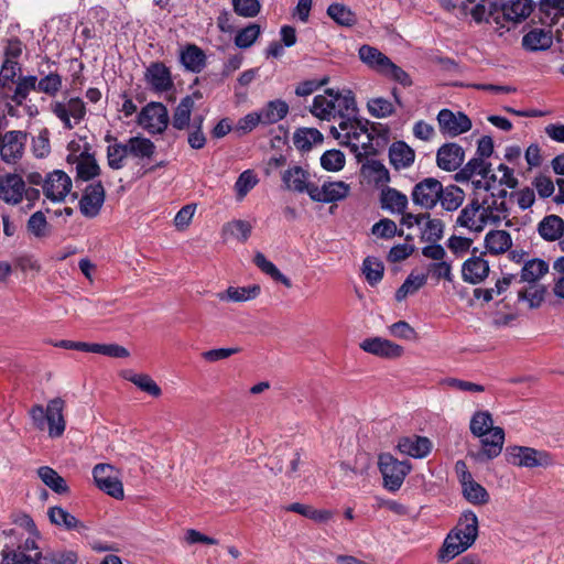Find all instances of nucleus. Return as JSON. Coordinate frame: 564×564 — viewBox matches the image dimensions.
I'll use <instances>...</instances> for the list:
<instances>
[{
  "instance_id": "obj_53",
  "label": "nucleus",
  "mask_w": 564,
  "mask_h": 564,
  "mask_svg": "<svg viewBox=\"0 0 564 564\" xmlns=\"http://www.w3.org/2000/svg\"><path fill=\"white\" fill-rule=\"evenodd\" d=\"M383 263L373 257H367L362 263V272L369 284L375 285L381 281L383 276Z\"/></svg>"
},
{
  "instance_id": "obj_11",
  "label": "nucleus",
  "mask_w": 564,
  "mask_h": 564,
  "mask_svg": "<svg viewBox=\"0 0 564 564\" xmlns=\"http://www.w3.org/2000/svg\"><path fill=\"white\" fill-rule=\"evenodd\" d=\"M442 194V183L433 177H427L415 184L411 197L415 205L432 209L436 206Z\"/></svg>"
},
{
  "instance_id": "obj_25",
  "label": "nucleus",
  "mask_w": 564,
  "mask_h": 564,
  "mask_svg": "<svg viewBox=\"0 0 564 564\" xmlns=\"http://www.w3.org/2000/svg\"><path fill=\"white\" fill-rule=\"evenodd\" d=\"M360 61L369 68L382 75L392 62L387 55L377 47L370 45H361L358 50Z\"/></svg>"
},
{
  "instance_id": "obj_24",
  "label": "nucleus",
  "mask_w": 564,
  "mask_h": 564,
  "mask_svg": "<svg viewBox=\"0 0 564 564\" xmlns=\"http://www.w3.org/2000/svg\"><path fill=\"white\" fill-rule=\"evenodd\" d=\"M145 79L151 88L158 93L167 91L173 86L171 73L162 63H152L147 68Z\"/></svg>"
},
{
  "instance_id": "obj_26",
  "label": "nucleus",
  "mask_w": 564,
  "mask_h": 564,
  "mask_svg": "<svg viewBox=\"0 0 564 564\" xmlns=\"http://www.w3.org/2000/svg\"><path fill=\"white\" fill-rule=\"evenodd\" d=\"M534 8L532 0H509L501 6L505 20L521 23L530 17Z\"/></svg>"
},
{
  "instance_id": "obj_7",
  "label": "nucleus",
  "mask_w": 564,
  "mask_h": 564,
  "mask_svg": "<svg viewBox=\"0 0 564 564\" xmlns=\"http://www.w3.org/2000/svg\"><path fill=\"white\" fill-rule=\"evenodd\" d=\"M508 462L514 466L534 468L551 465L549 453L532 447L513 446L507 449Z\"/></svg>"
},
{
  "instance_id": "obj_1",
  "label": "nucleus",
  "mask_w": 564,
  "mask_h": 564,
  "mask_svg": "<svg viewBox=\"0 0 564 564\" xmlns=\"http://www.w3.org/2000/svg\"><path fill=\"white\" fill-rule=\"evenodd\" d=\"M310 111L321 120H338L340 122L357 116L358 108L351 90L327 88L323 94L314 97Z\"/></svg>"
},
{
  "instance_id": "obj_44",
  "label": "nucleus",
  "mask_w": 564,
  "mask_h": 564,
  "mask_svg": "<svg viewBox=\"0 0 564 564\" xmlns=\"http://www.w3.org/2000/svg\"><path fill=\"white\" fill-rule=\"evenodd\" d=\"M364 175L376 185H384L390 182L388 169L378 160H368L362 165Z\"/></svg>"
},
{
  "instance_id": "obj_49",
  "label": "nucleus",
  "mask_w": 564,
  "mask_h": 564,
  "mask_svg": "<svg viewBox=\"0 0 564 564\" xmlns=\"http://www.w3.org/2000/svg\"><path fill=\"white\" fill-rule=\"evenodd\" d=\"M36 83H37L36 76L30 75V76L20 77L17 82L14 93L11 96V100L15 105L21 106L28 98L29 94L32 90L37 89Z\"/></svg>"
},
{
  "instance_id": "obj_21",
  "label": "nucleus",
  "mask_w": 564,
  "mask_h": 564,
  "mask_svg": "<svg viewBox=\"0 0 564 564\" xmlns=\"http://www.w3.org/2000/svg\"><path fill=\"white\" fill-rule=\"evenodd\" d=\"M310 177V173L301 166H292L283 172L282 182L288 191L307 193L310 195L311 188L316 186L314 183H311Z\"/></svg>"
},
{
  "instance_id": "obj_51",
  "label": "nucleus",
  "mask_w": 564,
  "mask_h": 564,
  "mask_svg": "<svg viewBox=\"0 0 564 564\" xmlns=\"http://www.w3.org/2000/svg\"><path fill=\"white\" fill-rule=\"evenodd\" d=\"M463 495L473 505H485L489 501L487 490L475 480H468V484H464Z\"/></svg>"
},
{
  "instance_id": "obj_41",
  "label": "nucleus",
  "mask_w": 564,
  "mask_h": 564,
  "mask_svg": "<svg viewBox=\"0 0 564 564\" xmlns=\"http://www.w3.org/2000/svg\"><path fill=\"white\" fill-rule=\"evenodd\" d=\"M194 106L195 101L192 96H185L181 99L172 117L173 128L177 130H184L188 128Z\"/></svg>"
},
{
  "instance_id": "obj_9",
  "label": "nucleus",
  "mask_w": 564,
  "mask_h": 564,
  "mask_svg": "<svg viewBox=\"0 0 564 564\" xmlns=\"http://www.w3.org/2000/svg\"><path fill=\"white\" fill-rule=\"evenodd\" d=\"M28 133L21 130H10L1 135L0 156L7 164H15L22 159Z\"/></svg>"
},
{
  "instance_id": "obj_10",
  "label": "nucleus",
  "mask_w": 564,
  "mask_h": 564,
  "mask_svg": "<svg viewBox=\"0 0 564 564\" xmlns=\"http://www.w3.org/2000/svg\"><path fill=\"white\" fill-rule=\"evenodd\" d=\"M94 480L97 487L107 495L122 499L124 496L123 485L117 470L109 464H98L93 469Z\"/></svg>"
},
{
  "instance_id": "obj_17",
  "label": "nucleus",
  "mask_w": 564,
  "mask_h": 564,
  "mask_svg": "<svg viewBox=\"0 0 564 564\" xmlns=\"http://www.w3.org/2000/svg\"><path fill=\"white\" fill-rule=\"evenodd\" d=\"M359 347L368 354L386 359L399 358L404 352L402 346L382 337L366 338Z\"/></svg>"
},
{
  "instance_id": "obj_33",
  "label": "nucleus",
  "mask_w": 564,
  "mask_h": 564,
  "mask_svg": "<svg viewBox=\"0 0 564 564\" xmlns=\"http://www.w3.org/2000/svg\"><path fill=\"white\" fill-rule=\"evenodd\" d=\"M181 63L186 69L200 73L206 65V55L197 45L188 44L181 52Z\"/></svg>"
},
{
  "instance_id": "obj_59",
  "label": "nucleus",
  "mask_w": 564,
  "mask_h": 564,
  "mask_svg": "<svg viewBox=\"0 0 564 564\" xmlns=\"http://www.w3.org/2000/svg\"><path fill=\"white\" fill-rule=\"evenodd\" d=\"M422 239L427 242H436L443 237L444 224L441 219L425 218L423 221Z\"/></svg>"
},
{
  "instance_id": "obj_14",
  "label": "nucleus",
  "mask_w": 564,
  "mask_h": 564,
  "mask_svg": "<svg viewBox=\"0 0 564 564\" xmlns=\"http://www.w3.org/2000/svg\"><path fill=\"white\" fill-rule=\"evenodd\" d=\"M482 202L473 198L459 213L456 224L471 231L480 232L488 225Z\"/></svg>"
},
{
  "instance_id": "obj_56",
  "label": "nucleus",
  "mask_w": 564,
  "mask_h": 564,
  "mask_svg": "<svg viewBox=\"0 0 564 564\" xmlns=\"http://www.w3.org/2000/svg\"><path fill=\"white\" fill-rule=\"evenodd\" d=\"M126 379L135 384L140 390L149 393L150 395L158 398L161 395L162 390L156 382L148 375L133 373L126 376Z\"/></svg>"
},
{
  "instance_id": "obj_42",
  "label": "nucleus",
  "mask_w": 564,
  "mask_h": 564,
  "mask_svg": "<svg viewBox=\"0 0 564 564\" xmlns=\"http://www.w3.org/2000/svg\"><path fill=\"white\" fill-rule=\"evenodd\" d=\"M288 112V104L284 100L275 99L269 101L259 113L262 119V124H273L285 118Z\"/></svg>"
},
{
  "instance_id": "obj_34",
  "label": "nucleus",
  "mask_w": 564,
  "mask_h": 564,
  "mask_svg": "<svg viewBox=\"0 0 564 564\" xmlns=\"http://www.w3.org/2000/svg\"><path fill=\"white\" fill-rule=\"evenodd\" d=\"M408 197L400 191L387 187L381 192V206L393 214H403L408 207Z\"/></svg>"
},
{
  "instance_id": "obj_32",
  "label": "nucleus",
  "mask_w": 564,
  "mask_h": 564,
  "mask_svg": "<svg viewBox=\"0 0 564 564\" xmlns=\"http://www.w3.org/2000/svg\"><path fill=\"white\" fill-rule=\"evenodd\" d=\"M491 164L481 158L470 159L456 174L459 182H468L478 176H488L491 172Z\"/></svg>"
},
{
  "instance_id": "obj_6",
  "label": "nucleus",
  "mask_w": 564,
  "mask_h": 564,
  "mask_svg": "<svg viewBox=\"0 0 564 564\" xmlns=\"http://www.w3.org/2000/svg\"><path fill=\"white\" fill-rule=\"evenodd\" d=\"M50 108L67 130H72L86 116L85 102L79 97H73L63 101H53Z\"/></svg>"
},
{
  "instance_id": "obj_39",
  "label": "nucleus",
  "mask_w": 564,
  "mask_h": 564,
  "mask_svg": "<svg viewBox=\"0 0 564 564\" xmlns=\"http://www.w3.org/2000/svg\"><path fill=\"white\" fill-rule=\"evenodd\" d=\"M549 272V263L542 259H531L527 261L520 274V281L529 284H535Z\"/></svg>"
},
{
  "instance_id": "obj_29",
  "label": "nucleus",
  "mask_w": 564,
  "mask_h": 564,
  "mask_svg": "<svg viewBox=\"0 0 564 564\" xmlns=\"http://www.w3.org/2000/svg\"><path fill=\"white\" fill-rule=\"evenodd\" d=\"M481 202L488 224H499L508 218L510 206L507 199H499L495 194H491L486 196Z\"/></svg>"
},
{
  "instance_id": "obj_45",
  "label": "nucleus",
  "mask_w": 564,
  "mask_h": 564,
  "mask_svg": "<svg viewBox=\"0 0 564 564\" xmlns=\"http://www.w3.org/2000/svg\"><path fill=\"white\" fill-rule=\"evenodd\" d=\"M465 193L456 185L442 186V194L440 195L441 206L448 212L456 210L463 204Z\"/></svg>"
},
{
  "instance_id": "obj_31",
  "label": "nucleus",
  "mask_w": 564,
  "mask_h": 564,
  "mask_svg": "<svg viewBox=\"0 0 564 564\" xmlns=\"http://www.w3.org/2000/svg\"><path fill=\"white\" fill-rule=\"evenodd\" d=\"M553 44L551 32L543 29H533L522 37V46L530 52L545 51Z\"/></svg>"
},
{
  "instance_id": "obj_47",
  "label": "nucleus",
  "mask_w": 564,
  "mask_h": 564,
  "mask_svg": "<svg viewBox=\"0 0 564 564\" xmlns=\"http://www.w3.org/2000/svg\"><path fill=\"white\" fill-rule=\"evenodd\" d=\"M253 262L263 273L272 278L274 281L282 283L286 288L292 286L291 280L281 273L275 264L268 260L263 253L257 252L254 254Z\"/></svg>"
},
{
  "instance_id": "obj_52",
  "label": "nucleus",
  "mask_w": 564,
  "mask_h": 564,
  "mask_svg": "<svg viewBox=\"0 0 564 564\" xmlns=\"http://www.w3.org/2000/svg\"><path fill=\"white\" fill-rule=\"evenodd\" d=\"M327 14L338 24L351 26L356 23L355 13L346 6L333 3L327 9Z\"/></svg>"
},
{
  "instance_id": "obj_37",
  "label": "nucleus",
  "mask_w": 564,
  "mask_h": 564,
  "mask_svg": "<svg viewBox=\"0 0 564 564\" xmlns=\"http://www.w3.org/2000/svg\"><path fill=\"white\" fill-rule=\"evenodd\" d=\"M485 246L491 254H500L512 246V239L506 230H490L485 237Z\"/></svg>"
},
{
  "instance_id": "obj_48",
  "label": "nucleus",
  "mask_w": 564,
  "mask_h": 564,
  "mask_svg": "<svg viewBox=\"0 0 564 564\" xmlns=\"http://www.w3.org/2000/svg\"><path fill=\"white\" fill-rule=\"evenodd\" d=\"M323 141V134L315 128L299 129L293 137V143L301 151L311 150L315 143Z\"/></svg>"
},
{
  "instance_id": "obj_20",
  "label": "nucleus",
  "mask_w": 564,
  "mask_h": 564,
  "mask_svg": "<svg viewBox=\"0 0 564 564\" xmlns=\"http://www.w3.org/2000/svg\"><path fill=\"white\" fill-rule=\"evenodd\" d=\"M481 449L477 454L478 460H490L501 454L505 443V431L502 427L496 426L486 436H479Z\"/></svg>"
},
{
  "instance_id": "obj_40",
  "label": "nucleus",
  "mask_w": 564,
  "mask_h": 564,
  "mask_svg": "<svg viewBox=\"0 0 564 564\" xmlns=\"http://www.w3.org/2000/svg\"><path fill=\"white\" fill-rule=\"evenodd\" d=\"M126 147L128 155L140 160L150 159L155 152L154 143L150 139L143 137L129 138L126 142Z\"/></svg>"
},
{
  "instance_id": "obj_28",
  "label": "nucleus",
  "mask_w": 564,
  "mask_h": 564,
  "mask_svg": "<svg viewBox=\"0 0 564 564\" xmlns=\"http://www.w3.org/2000/svg\"><path fill=\"white\" fill-rule=\"evenodd\" d=\"M489 274V264L481 257L467 259L462 268V276L465 282L477 284L484 281Z\"/></svg>"
},
{
  "instance_id": "obj_50",
  "label": "nucleus",
  "mask_w": 564,
  "mask_h": 564,
  "mask_svg": "<svg viewBox=\"0 0 564 564\" xmlns=\"http://www.w3.org/2000/svg\"><path fill=\"white\" fill-rule=\"evenodd\" d=\"M492 417L488 411L476 412L470 420V432L476 437L486 436L496 426H492Z\"/></svg>"
},
{
  "instance_id": "obj_18",
  "label": "nucleus",
  "mask_w": 564,
  "mask_h": 564,
  "mask_svg": "<svg viewBox=\"0 0 564 564\" xmlns=\"http://www.w3.org/2000/svg\"><path fill=\"white\" fill-rule=\"evenodd\" d=\"M349 193V185L343 181L325 182L321 187L310 191V198L319 203H333L344 199Z\"/></svg>"
},
{
  "instance_id": "obj_35",
  "label": "nucleus",
  "mask_w": 564,
  "mask_h": 564,
  "mask_svg": "<svg viewBox=\"0 0 564 564\" xmlns=\"http://www.w3.org/2000/svg\"><path fill=\"white\" fill-rule=\"evenodd\" d=\"M47 516L50 521L57 525L62 527L66 530H82L85 529V525L77 520V518L70 514L67 510L62 507H51L47 510Z\"/></svg>"
},
{
  "instance_id": "obj_60",
  "label": "nucleus",
  "mask_w": 564,
  "mask_h": 564,
  "mask_svg": "<svg viewBox=\"0 0 564 564\" xmlns=\"http://www.w3.org/2000/svg\"><path fill=\"white\" fill-rule=\"evenodd\" d=\"M258 177L251 170L243 171L235 183L237 198L242 199L257 184Z\"/></svg>"
},
{
  "instance_id": "obj_57",
  "label": "nucleus",
  "mask_w": 564,
  "mask_h": 564,
  "mask_svg": "<svg viewBox=\"0 0 564 564\" xmlns=\"http://www.w3.org/2000/svg\"><path fill=\"white\" fill-rule=\"evenodd\" d=\"M128 156L126 143L116 142L107 148L108 165L112 170H120L124 166V160Z\"/></svg>"
},
{
  "instance_id": "obj_61",
  "label": "nucleus",
  "mask_w": 564,
  "mask_h": 564,
  "mask_svg": "<svg viewBox=\"0 0 564 564\" xmlns=\"http://www.w3.org/2000/svg\"><path fill=\"white\" fill-rule=\"evenodd\" d=\"M367 107L370 115L376 118H386L394 112L393 104L383 97L369 99Z\"/></svg>"
},
{
  "instance_id": "obj_12",
  "label": "nucleus",
  "mask_w": 564,
  "mask_h": 564,
  "mask_svg": "<svg viewBox=\"0 0 564 564\" xmlns=\"http://www.w3.org/2000/svg\"><path fill=\"white\" fill-rule=\"evenodd\" d=\"M72 180L62 170L48 173L44 180L43 193L54 203L63 202L72 191Z\"/></svg>"
},
{
  "instance_id": "obj_62",
  "label": "nucleus",
  "mask_w": 564,
  "mask_h": 564,
  "mask_svg": "<svg viewBox=\"0 0 564 564\" xmlns=\"http://www.w3.org/2000/svg\"><path fill=\"white\" fill-rule=\"evenodd\" d=\"M321 165L329 172L340 171L345 165V155L339 150H328L321 156Z\"/></svg>"
},
{
  "instance_id": "obj_27",
  "label": "nucleus",
  "mask_w": 564,
  "mask_h": 564,
  "mask_svg": "<svg viewBox=\"0 0 564 564\" xmlns=\"http://www.w3.org/2000/svg\"><path fill=\"white\" fill-rule=\"evenodd\" d=\"M398 448L402 454L414 458H424L432 449V443L424 436L402 437L398 443Z\"/></svg>"
},
{
  "instance_id": "obj_8",
  "label": "nucleus",
  "mask_w": 564,
  "mask_h": 564,
  "mask_svg": "<svg viewBox=\"0 0 564 564\" xmlns=\"http://www.w3.org/2000/svg\"><path fill=\"white\" fill-rule=\"evenodd\" d=\"M138 123L149 133H162L169 124V112L161 102H150L142 108Z\"/></svg>"
},
{
  "instance_id": "obj_16",
  "label": "nucleus",
  "mask_w": 564,
  "mask_h": 564,
  "mask_svg": "<svg viewBox=\"0 0 564 564\" xmlns=\"http://www.w3.org/2000/svg\"><path fill=\"white\" fill-rule=\"evenodd\" d=\"M25 194V181L17 173L0 177V199L9 205L20 204Z\"/></svg>"
},
{
  "instance_id": "obj_55",
  "label": "nucleus",
  "mask_w": 564,
  "mask_h": 564,
  "mask_svg": "<svg viewBox=\"0 0 564 564\" xmlns=\"http://www.w3.org/2000/svg\"><path fill=\"white\" fill-rule=\"evenodd\" d=\"M427 278H432L435 281L445 280L448 282L453 281L452 263L447 260L438 262H431L426 265Z\"/></svg>"
},
{
  "instance_id": "obj_23",
  "label": "nucleus",
  "mask_w": 564,
  "mask_h": 564,
  "mask_svg": "<svg viewBox=\"0 0 564 564\" xmlns=\"http://www.w3.org/2000/svg\"><path fill=\"white\" fill-rule=\"evenodd\" d=\"M414 160V150L404 141H395L389 147V161L397 171L409 169Z\"/></svg>"
},
{
  "instance_id": "obj_58",
  "label": "nucleus",
  "mask_w": 564,
  "mask_h": 564,
  "mask_svg": "<svg viewBox=\"0 0 564 564\" xmlns=\"http://www.w3.org/2000/svg\"><path fill=\"white\" fill-rule=\"evenodd\" d=\"M544 286L530 284V286H528L527 289L518 292V299L519 301H527L531 308H536L542 304L544 300Z\"/></svg>"
},
{
  "instance_id": "obj_46",
  "label": "nucleus",
  "mask_w": 564,
  "mask_h": 564,
  "mask_svg": "<svg viewBox=\"0 0 564 564\" xmlns=\"http://www.w3.org/2000/svg\"><path fill=\"white\" fill-rule=\"evenodd\" d=\"M427 274H414L413 272L408 275L402 285L395 292V300L402 302L409 295L416 293L421 288L426 284Z\"/></svg>"
},
{
  "instance_id": "obj_2",
  "label": "nucleus",
  "mask_w": 564,
  "mask_h": 564,
  "mask_svg": "<svg viewBox=\"0 0 564 564\" xmlns=\"http://www.w3.org/2000/svg\"><path fill=\"white\" fill-rule=\"evenodd\" d=\"M478 538V518L474 511L463 512L457 524L446 535L438 561L448 562L468 550Z\"/></svg>"
},
{
  "instance_id": "obj_22",
  "label": "nucleus",
  "mask_w": 564,
  "mask_h": 564,
  "mask_svg": "<svg viewBox=\"0 0 564 564\" xmlns=\"http://www.w3.org/2000/svg\"><path fill=\"white\" fill-rule=\"evenodd\" d=\"M66 160L69 164H75L77 177L83 181H89L99 175L100 167L95 156L87 151L79 154L69 153Z\"/></svg>"
},
{
  "instance_id": "obj_30",
  "label": "nucleus",
  "mask_w": 564,
  "mask_h": 564,
  "mask_svg": "<svg viewBox=\"0 0 564 564\" xmlns=\"http://www.w3.org/2000/svg\"><path fill=\"white\" fill-rule=\"evenodd\" d=\"M564 230V220L557 215H547L543 217L538 226L539 236L547 242L556 241Z\"/></svg>"
},
{
  "instance_id": "obj_54",
  "label": "nucleus",
  "mask_w": 564,
  "mask_h": 564,
  "mask_svg": "<svg viewBox=\"0 0 564 564\" xmlns=\"http://www.w3.org/2000/svg\"><path fill=\"white\" fill-rule=\"evenodd\" d=\"M40 562H35V564H76L77 554L73 551H63V552H50L46 554H42L36 552Z\"/></svg>"
},
{
  "instance_id": "obj_64",
  "label": "nucleus",
  "mask_w": 564,
  "mask_h": 564,
  "mask_svg": "<svg viewBox=\"0 0 564 564\" xmlns=\"http://www.w3.org/2000/svg\"><path fill=\"white\" fill-rule=\"evenodd\" d=\"M39 561V556L35 554V557L26 555L21 546L18 550L2 551V564H35Z\"/></svg>"
},
{
  "instance_id": "obj_15",
  "label": "nucleus",
  "mask_w": 564,
  "mask_h": 564,
  "mask_svg": "<svg viewBox=\"0 0 564 564\" xmlns=\"http://www.w3.org/2000/svg\"><path fill=\"white\" fill-rule=\"evenodd\" d=\"M437 122L441 132L449 137H457L471 129V121L465 113H455L449 109H442L438 112Z\"/></svg>"
},
{
  "instance_id": "obj_36",
  "label": "nucleus",
  "mask_w": 564,
  "mask_h": 564,
  "mask_svg": "<svg viewBox=\"0 0 564 564\" xmlns=\"http://www.w3.org/2000/svg\"><path fill=\"white\" fill-rule=\"evenodd\" d=\"M260 294V286L257 284L242 286V288H235L229 286L225 292L217 293V297L220 301H228V302H247L250 300L256 299Z\"/></svg>"
},
{
  "instance_id": "obj_3",
  "label": "nucleus",
  "mask_w": 564,
  "mask_h": 564,
  "mask_svg": "<svg viewBox=\"0 0 564 564\" xmlns=\"http://www.w3.org/2000/svg\"><path fill=\"white\" fill-rule=\"evenodd\" d=\"M367 124V121L362 122L357 116H354L349 117V120L338 122V128L332 127L330 133L339 140L340 144L348 147L360 159L375 150Z\"/></svg>"
},
{
  "instance_id": "obj_63",
  "label": "nucleus",
  "mask_w": 564,
  "mask_h": 564,
  "mask_svg": "<svg viewBox=\"0 0 564 564\" xmlns=\"http://www.w3.org/2000/svg\"><path fill=\"white\" fill-rule=\"evenodd\" d=\"M260 35V26L258 24H249L240 30L235 37V44L240 48L250 47Z\"/></svg>"
},
{
  "instance_id": "obj_13",
  "label": "nucleus",
  "mask_w": 564,
  "mask_h": 564,
  "mask_svg": "<svg viewBox=\"0 0 564 564\" xmlns=\"http://www.w3.org/2000/svg\"><path fill=\"white\" fill-rule=\"evenodd\" d=\"M106 192L101 182L88 184L83 191L79 199V210L87 218H95L99 215L105 203Z\"/></svg>"
},
{
  "instance_id": "obj_4",
  "label": "nucleus",
  "mask_w": 564,
  "mask_h": 564,
  "mask_svg": "<svg viewBox=\"0 0 564 564\" xmlns=\"http://www.w3.org/2000/svg\"><path fill=\"white\" fill-rule=\"evenodd\" d=\"M65 401L62 398L50 400L44 409L41 404L33 405L29 415L35 429L44 431L47 429L48 436L52 438L61 437L66 429L64 417Z\"/></svg>"
},
{
  "instance_id": "obj_5",
  "label": "nucleus",
  "mask_w": 564,
  "mask_h": 564,
  "mask_svg": "<svg viewBox=\"0 0 564 564\" xmlns=\"http://www.w3.org/2000/svg\"><path fill=\"white\" fill-rule=\"evenodd\" d=\"M378 466L382 474L383 486L389 491L399 490L411 470L408 462H400L389 453L379 455Z\"/></svg>"
},
{
  "instance_id": "obj_19",
  "label": "nucleus",
  "mask_w": 564,
  "mask_h": 564,
  "mask_svg": "<svg viewBox=\"0 0 564 564\" xmlns=\"http://www.w3.org/2000/svg\"><path fill=\"white\" fill-rule=\"evenodd\" d=\"M465 151L464 149L455 143L449 142L443 144L436 153L437 166L447 172L456 171L464 162Z\"/></svg>"
},
{
  "instance_id": "obj_43",
  "label": "nucleus",
  "mask_w": 564,
  "mask_h": 564,
  "mask_svg": "<svg viewBox=\"0 0 564 564\" xmlns=\"http://www.w3.org/2000/svg\"><path fill=\"white\" fill-rule=\"evenodd\" d=\"M40 479L54 492L58 495L67 494L68 486L65 479L56 470L48 466H42L37 469Z\"/></svg>"
},
{
  "instance_id": "obj_38",
  "label": "nucleus",
  "mask_w": 564,
  "mask_h": 564,
  "mask_svg": "<svg viewBox=\"0 0 564 564\" xmlns=\"http://www.w3.org/2000/svg\"><path fill=\"white\" fill-rule=\"evenodd\" d=\"M251 231L252 226L249 221L235 219L223 226L221 236L224 240L237 239L241 242H246L249 239Z\"/></svg>"
}]
</instances>
